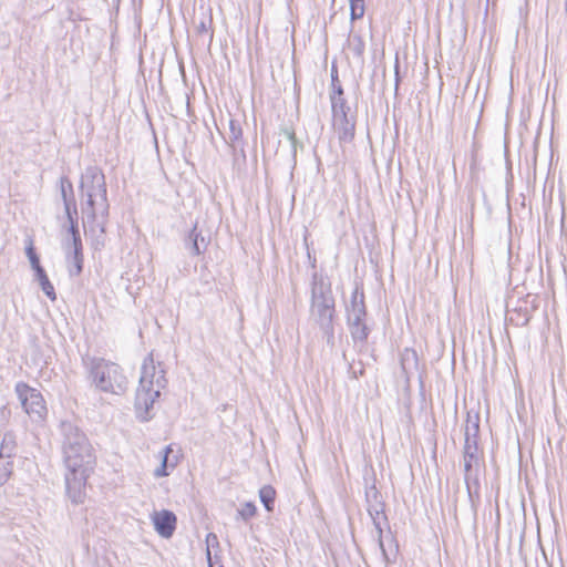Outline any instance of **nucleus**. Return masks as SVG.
Returning <instances> with one entry per match:
<instances>
[{
	"instance_id": "f257e3e1",
	"label": "nucleus",
	"mask_w": 567,
	"mask_h": 567,
	"mask_svg": "<svg viewBox=\"0 0 567 567\" xmlns=\"http://www.w3.org/2000/svg\"><path fill=\"white\" fill-rule=\"evenodd\" d=\"M63 463L65 466V489L73 504H82L85 499V485L93 471L95 457L87 439L70 422H62Z\"/></svg>"
},
{
	"instance_id": "f03ea898",
	"label": "nucleus",
	"mask_w": 567,
	"mask_h": 567,
	"mask_svg": "<svg viewBox=\"0 0 567 567\" xmlns=\"http://www.w3.org/2000/svg\"><path fill=\"white\" fill-rule=\"evenodd\" d=\"M80 198L84 233L94 245H103L110 205L105 177L97 167L90 166L82 174Z\"/></svg>"
},
{
	"instance_id": "7ed1b4c3",
	"label": "nucleus",
	"mask_w": 567,
	"mask_h": 567,
	"mask_svg": "<svg viewBox=\"0 0 567 567\" xmlns=\"http://www.w3.org/2000/svg\"><path fill=\"white\" fill-rule=\"evenodd\" d=\"M166 386L165 371L155 365L152 354L143 362L140 384L136 390L135 409L137 417L145 422L152 419V409Z\"/></svg>"
},
{
	"instance_id": "20e7f679",
	"label": "nucleus",
	"mask_w": 567,
	"mask_h": 567,
	"mask_svg": "<svg viewBox=\"0 0 567 567\" xmlns=\"http://www.w3.org/2000/svg\"><path fill=\"white\" fill-rule=\"evenodd\" d=\"M84 364L95 389L113 394H121L125 391L127 381L116 363L100 358H87L84 359Z\"/></svg>"
},
{
	"instance_id": "39448f33",
	"label": "nucleus",
	"mask_w": 567,
	"mask_h": 567,
	"mask_svg": "<svg viewBox=\"0 0 567 567\" xmlns=\"http://www.w3.org/2000/svg\"><path fill=\"white\" fill-rule=\"evenodd\" d=\"M334 313V299L332 297L330 284L323 278L313 279L311 298V319L315 320L320 329L328 334H332V319Z\"/></svg>"
},
{
	"instance_id": "423d86ee",
	"label": "nucleus",
	"mask_w": 567,
	"mask_h": 567,
	"mask_svg": "<svg viewBox=\"0 0 567 567\" xmlns=\"http://www.w3.org/2000/svg\"><path fill=\"white\" fill-rule=\"evenodd\" d=\"M62 196L64 199L65 213L70 223V227L68 229V238L64 243V249L68 256L70 257L72 255L73 258V268L70 269V274L72 276H78L82 271L83 265L82 243L75 218L78 212L75 207L73 212L71 210V202L66 199L64 188H62Z\"/></svg>"
},
{
	"instance_id": "0eeeda50",
	"label": "nucleus",
	"mask_w": 567,
	"mask_h": 567,
	"mask_svg": "<svg viewBox=\"0 0 567 567\" xmlns=\"http://www.w3.org/2000/svg\"><path fill=\"white\" fill-rule=\"evenodd\" d=\"M16 393L31 421L34 423H42L48 414V409L42 394L25 383H18L16 385Z\"/></svg>"
},
{
	"instance_id": "6e6552de",
	"label": "nucleus",
	"mask_w": 567,
	"mask_h": 567,
	"mask_svg": "<svg viewBox=\"0 0 567 567\" xmlns=\"http://www.w3.org/2000/svg\"><path fill=\"white\" fill-rule=\"evenodd\" d=\"M348 322L354 340L363 341L368 337V328L364 323L365 306L363 292L355 288L352 292L350 303L347 306Z\"/></svg>"
},
{
	"instance_id": "1a4fd4ad",
	"label": "nucleus",
	"mask_w": 567,
	"mask_h": 567,
	"mask_svg": "<svg viewBox=\"0 0 567 567\" xmlns=\"http://www.w3.org/2000/svg\"><path fill=\"white\" fill-rule=\"evenodd\" d=\"M378 498H379V493L374 487L370 488L367 492L368 512H369V515L371 516L373 524L375 526V529H377L378 544H379L380 550L382 553L384 560L388 561L389 558H388L386 551L383 546L382 527H381L382 520H384L385 517L383 515V505L381 502H379Z\"/></svg>"
},
{
	"instance_id": "9d476101",
	"label": "nucleus",
	"mask_w": 567,
	"mask_h": 567,
	"mask_svg": "<svg viewBox=\"0 0 567 567\" xmlns=\"http://www.w3.org/2000/svg\"><path fill=\"white\" fill-rule=\"evenodd\" d=\"M331 109L333 117V126L343 134V136L352 135L353 124L347 117L346 102L342 97V89L338 87L337 92L331 96Z\"/></svg>"
},
{
	"instance_id": "9b49d317",
	"label": "nucleus",
	"mask_w": 567,
	"mask_h": 567,
	"mask_svg": "<svg viewBox=\"0 0 567 567\" xmlns=\"http://www.w3.org/2000/svg\"><path fill=\"white\" fill-rule=\"evenodd\" d=\"M152 523L154 525V529L163 538H171L176 528V515L167 509L155 511L151 515Z\"/></svg>"
},
{
	"instance_id": "f8f14e48",
	"label": "nucleus",
	"mask_w": 567,
	"mask_h": 567,
	"mask_svg": "<svg viewBox=\"0 0 567 567\" xmlns=\"http://www.w3.org/2000/svg\"><path fill=\"white\" fill-rule=\"evenodd\" d=\"M478 464L477 455V441L465 440L464 444V468L466 473H470L474 466Z\"/></svg>"
},
{
	"instance_id": "ddd939ff",
	"label": "nucleus",
	"mask_w": 567,
	"mask_h": 567,
	"mask_svg": "<svg viewBox=\"0 0 567 567\" xmlns=\"http://www.w3.org/2000/svg\"><path fill=\"white\" fill-rule=\"evenodd\" d=\"M16 446V436L10 432L4 433L0 443L1 457L11 460L14 455Z\"/></svg>"
},
{
	"instance_id": "4468645a",
	"label": "nucleus",
	"mask_w": 567,
	"mask_h": 567,
	"mask_svg": "<svg viewBox=\"0 0 567 567\" xmlns=\"http://www.w3.org/2000/svg\"><path fill=\"white\" fill-rule=\"evenodd\" d=\"M173 450L171 447V445L166 446L163 449V451L161 452V465L154 471V476L155 477H165L167 476L169 473L167 471L168 467H172L174 468L176 463H169V453H172Z\"/></svg>"
},
{
	"instance_id": "2eb2a0df",
	"label": "nucleus",
	"mask_w": 567,
	"mask_h": 567,
	"mask_svg": "<svg viewBox=\"0 0 567 567\" xmlns=\"http://www.w3.org/2000/svg\"><path fill=\"white\" fill-rule=\"evenodd\" d=\"M34 277H35V280L39 282L42 291L47 295V297L50 298L52 301H54L56 299L54 287L50 282L45 271L40 270V272L35 274Z\"/></svg>"
},
{
	"instance_id": "dca6fc26",
	"label": "nucleus",
	"mask_w": 567,
	"mask_h": 567,
	"mask_svg": "<svg viewBox=\"0 0 567 567\" xmlns=\"http://www.w3.org/2000/svg\"><path fill=\"white\" fill-rule=\"evenodd\" d=\"M276 492L270 485H265L259 491V497L268 512L272 511V503L275 501Z\"/></svg>"
},
{
	"instance_id": "f3484780",
	"label": "nucleus",
	"mask_w": 567,
	"mask_h": 567,
	"mask_svg": "<svg viewBox=\"0 0 567 567\" xmlns=\"http://www.w3.org/2000/svg\"><path fill=\"white\" fill-rule=\"evenodd\" d=\"M25 254L30 261L31 268L34 271V275L39 274L40 270H44L40 265V259L34 251L33 241L31 239H29L28 245L25 247Z\"/></svg>"
},
{
	"instance_id": "a211bd4d",
	"label": "nucleus",
	"mask_w": 567,
	"mask_h": 567,
	"mask_svg": "<svg viewBox=\"0 0 567 567\" xmlns=\"http://www.w3.org/2000/svg\"><path fill=\"white\" fill-rule=\"evenodd\" d=\"M478 433V416L467 415L466 425H465V440L473 441L476 440Z\"/></svg>"
},
{
	"instance_id": "6ab92c4d",
	"label": "nucleus",
	"mask_w": 567,
	"mask_h": 567,
	"mask_svg": "<svg viewBox=\"0 0 567 567\" xmlns=\"http://www.w3.org/2000/svg\"><path fill=\"white\" fill-rule=\"evenodd\" d=\"M256 511L257 508L255 504L251 502H247L237 509V518L248 520L256 515Z\"/></svg>"
},
{
	"instance_id": "aec40b11",
	"label": "nucleus",
	"mask_w": 567,
	"mask_h": 567,
	"mask_svg": "<svg viewBox=\"0 0 567 567\" xmlns=\"http://www.w3.org/2000/svg\"><path fill=\"white\" fill-rule=\"evenodd\" d=\"M190 237L193 239L192 252L194 255L202 254V251H203L202 248H204V249L206 248L205 238L203 236H200V234L196 233V227L193 229Z\"/></svg>"
},
{
	"instance_id": "412c9836",
	"label": "nucleus",
	"mask_w": 567,
	"mask_h": 567,
	"mask_svg": "<svg viewBox=\"0 0 567 567\" xmlns=\"http://www.w3.org/2000/svg\"><path fill=\"white\" fill-rule=\"evenodd\" d=\"M349 2L351 19L357 20L362 18L364 14V0H349Z\"/></svg>"
},
{
	"instance_id": "4be33fe9",
	"label": "nucleus",
	"mask_w": 567,
	"mask_h": 567,
	"mask_svg": "<svg viewBox=\"0 0 567 567\" xmlns=\"http://www.w3.org/2000/svg\"><path fill=\"white\" fill-rule=\"evenodd\" d=\"M206 543H207L206 557H207V560H208V566L209 567H214L213 563H212L210 547L214 546V545H218V538H217V536L215 534L209 533L206 536Z\"/></svg>"
},
{
	"instance_id": "5701e85b",
	"label": "nucleus",
	"mask_w": 567,
	"mask_h": 567,
	"mask_svg": "<svg viewBox=\"0 0 567 567\" xmlns=\"http://www.w3.org/2000/svg\"><path fill=\"white\" fill-rule=\"evenodd\" d=\"M229 130H230L229 140L231 142L238 141L241 136V128L234 120L229 121Z\"/></svg>"
},
{
	"instance_id": "b1692460",
	"label": "nucleus",
	"mask_w": 567,
	"mask_h": 567,
	"mask_svg": "<svg viewBox=\"0 0 567 567\" xmlns=\"http://www.w3.org/2000/svg\"><path fill=\"white\" fill-rule=\"evenodd\" d=\"M284 134L287 137V140L291 142L292 147H296V138L293 132L286 130Z\"/></svg>"
},
{
	"instance_id": "393cba45",
	"label": "nucleus",
	"mask_w": 567,
	"mask_h": 567,
	"mask_svg": "<svg viewBox=\"0 0 567 567\" xmlns=\"http://www.w3.org/2000/svg\"><path fill=\"white\" fill-rule=\"evenodd\" d=\"M198 31L199 32H206L207 31V27H206V23L204 21H202L198 25Z\"/></svg>"
}]
</instances>
